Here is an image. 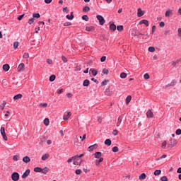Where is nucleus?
Returning <instances> with one entry per match:
<instances>
[{
  "label": "nucleus",
  "mask_w": 181,
  "mask_h": 181,
  "mask_svg": "<svg viewBox=\"0 0 181 181\" xmlns=\"http://www.w3.org/2000/svg\"><path fill=\"white\" fill-rule=\"evenodd\" d=\"M49 159V154H45L42 156V160H47Z\"/></svg>",
  "instance_id": "35"
},
{
  "label": "nucleus",
  "mask_w": 181,
  "mask_h": 181,
  "mask_svg": "<svg viewBox=\"0 0 181 181\" xmlns=\"http://www.w3.org/2000/svg\"><path fill=\"white\" fill-rule=\"evenodd\" d=\"M81 169H78V170H76L75 171V173L76 175H81Z\"/></svg>",
  "instance_id": "50"
},
{
  "label": "nucleus",
  "mask_w": 181,
  "mask_h": 181,
  "mask_svg": "<svg viewBox=\"0 0 181 181\" xmlns=\"http://www.w3.org/2000/svg\"><path fill=\"white\" fill-rule=\"evenodd\" d=\"M103 160H104V158H99V160H97L95 161V165H96L97 166H98V165H99L100 163H101V162H103Z\"/></svg>",
  "instance_id": "33"
},
{
  "label": "nucleus",
  "mask_w": 181,
  "mask_h": 181,
  "mask_svg": "<svg viewBox=\"0 0 181 181\" xmlns=\"http://www.w3.org/2000/svg\"><path fill=\"white\" fill-rule=\"evenodd\" d=\"M97 148H98V144H93V145H92V146H90L88 147V151H89V152H93V151L94 149H97Z\"/></svg>",
  "instance_id": "7"
},
{
  "label": "nucleus",
  "mask_w": 181,
  "mask_h": 181,
  "mask_svg": "<svg viewBox=\"0 0 181 181\" xmlns=\"http://www.w3.org/2000/svg\"><path fill=\"white\" fill-rule=\"evenodd\" d=\"M98 21H99L100 25H103L104 23H105V20L104 19V17L101 15H98L96 16Z\"/></svg>",
  "instance_id": "2"
},
{
  "label": "nucleus",
  "mask_w": 181,
  "mask_h": 181,
  "mask_svg": "<svg viewBox=\"0 0 181 181\" xmlns=\"http://www.w3.org/2000/svg\"><path fill=\"white\" fill-rule=\"evenodd\" d=\"M175 84H176V80L174 79L171 81L170 83H168V85H166L165 87H173V86H175Z\"/></svg>",
  "instance_id": "24"
},
{
  "label": "nucleus",
  "mask_w": 181,
  "mask_h": 181,
  "mask_svg": "<svg viewBox=\"0 0 181 181\" xmlns=\"http://www.w3.org/2000/svg\"><path fill=\"white\" fill-rule=\"evenodd\" d=\"M62 60L64 63H67V58L64 56L62 57Z\"/></svg>",
  "instance_id": "48"
},
{
  "label": "nucleus",
  "mask_w": 181,
  "mask_h": 181,
  "mask_svg": "<svg viewBox=\"0 0 181 181\" xmlns=\"http://www.w3.org/2000/svg\"><path fill=\"white\" fill-rule=\"evenodd\" d=\"M23 162H25V163H29V162H30V158H29L28 156L23 157Z\"/></svg>",
  "instance_id": "15"
},
{
  "label": "nucleus",
  "mask_w": 181,
  "mask_h": 181,
  "mask_svg": "<svg viewBox=\"0 0 181 181\" xmlns=\"http://www.w3.org/2000/svg\"><path fill=\"white\" fill-rule=\"evenodd\" d=\"M44 124L47 127V125H49V124H50V121L49 120L48 118H46L44 119Z\"/></svg>",
  "instance_id": "37"
},
{
  "label": "nucleus",
  "mask_w": 181,
  "mask_h": 181,
  "mask_svg": "<svg viewBox=\"0 0 181 181\" xmlns=\"http://www.w3.org/2000/svg\"><path fill=\"white\" fill-rule=\"evenodd\" d=\"M13 160H19V156H18V155H16V156H14L13 157Z\"/></svg>",
  "instance_id": "52"
},
{
  "label": "nucleus",
  "mask_w": 181,
  "mask_h": 181,
  "mask_svg": "<svg viewBox=\"0 0 181 181\" xmlns=\"http://www.w3.org/2000/svg\"><path fill=\"white\" fill-rule=\"evenodd\" d=\"M140 25H146V26H149V22L147 20H141L139 22Z\"/></svg>",
  "instance_id": "14"
},
{
  "label": "nucleus",
  "mask_w": 181,
  "mask_h": 181,
  "mask_svg": "<svg viewBox=\"0 0 181 181\" xmlns=\"http://www.w3.org/2000/svg\"><path fill=\"white\" fill-rule=\"evenodd\" d=\"M116 28H117V30L119 32H122V30H124V26L123 25H117Z\"/></svg>",
  "instance_id": "34"
},
{
  "label": "nucleus",
  "mask_w": 181,
  "mask_h": 181,
  "mask_svg": "<svg viewBox=\"0 0 181 181\" xmlns=\"http://www.w3.org/2000/svg\"><path fill=\"white\" fill-rule=\"evenodd\" d=\"M160 173H162V171L160 170H156L154 171V175L155 176H159V175H160Z\"/></svg>",
  "instance_id": "31"
},
{
  "label": "nucleus",
  "mask_w": 181,
  "mask_h": 181,
  "mask_svg": "<svg viewBox=\"0 0 181 181\" xmlns=\"http://www.w3.org/2000/svg\"><path fill=\"white\" fill-rule=\"evenodd\" d=\"M160 180H161V181H168V177H166V176H163V177L160 178Z\"/></svg>",
  "instance_id": "55"
},
{
  "label": "nucleus",
  "mask_w": 181,
  "mask_h": 181,
  "mask_svg": "<svg viewBox=\"0 0 181 181\" xmlns=\"http://www.w3.org/2000/svg\"><path fill=\"white\" fill-rule=\"evenodd\" d=\"M66 18L69 21H73V19H74V15L73 14V12L71 13V15H66Z\"/></svg>",
  "instance_id": "17"
},
{
  "label": "nucleus",
  "mask_w": 181,
  "mask_h": 181,
  "mask_svg": "<svg viewBox=\"0 0 181 181\" xmlns=\"http://www.w3.org/2000/svg\"><path fill=\"white\" fill-rule=\"evenodd\" d=\"M109 72H110V71L105 68L103 69V71H102V73H103L104 74H108Z\"/></svg>",
  "instance_id": "45"
},
{
  "label": "nucleus",
  "mask_w": 181,
  "mask_h": 181,
  "mask_svg": "<svg viewBox=\"0 0 181 181\" xmlns=\"http://www.w3.org/2000/svg\"><path fill=\"white\" fill-rule=\"evenodd\" d=\"M23 57V59H29V53L28 52L24 53Z\"/></svg>",
  "instance_id": "43"
},
{
  "label": "nucleus",
  "mask_w": 181,
  "mask_h": 181,
  "mask_svg": "<svg viewBox=\"0 0 181 181\" xmlns=\"http://www.w3.org/2000/svg\"><path fill=\"white\" fill-rule=\"evenodd\" d=\"M131 100H132V97L131 95H128L126 98V104L128 105L129 103H131Z\"/></svg>",
  "instance_id": "27"
},
{
  "label": "nucleus",
  "mask_w": 181,
  "mask_h": 181,
  "mask_svg": "<svg viewBox=\"0 0 181 181\" xmlns=\"http://www.w3.org/2000/svg\"><path fill=\"white\" fill-rule=\"evenodd\" d=\"M86 30L87 32H94V30H95V28L94 26H87L86 27Z\"/></svg>",
  "instance_id": "12"
},
{
  "label": "nucleus",
  "mask_w": 181,
  "mask_h": 181,
  "mask_svg": "<svg viewBox=\"0 0 181 181\" xmlns=\"http://www.w3.org/2000/svg\"><path fill=\"white\" fill-rule=\"evenodd\" d=\"M127 73H125V72H122L120 74L121 78H127Z\"/></svg>",
  "instance_id": "39"
},
{
  "label": "nucleus",
  "mask_w": 181,
  "mask_h": 181,
  "mask_svg": "<svg viewBox=\"0 0 181 181\" xmlns=\"http://www.w3.org/2000/svg\"><path fill=\"white\" fill-rule=\"evenodd\" d=\"M83 87H88V86H90V81L88 79H86L83 81Z\"/></svg>",
  "instance_id": "21"
},
{
  "label": "nucleus",
  "mask_w": 181,
  "mask_h": 181,
  "mask_svg": "<svg viewBox=\"0 0 181 181\" xmlns=\"http://www.w3.org/2000/svg\"><path fill=\"white\" fill-rule=\"evenodd\" d=\"M101 156H103V153H101V152H100V151H97L94 153V157L96 159H100L101 158Z\"/></svg>",
  "instance_id": "11"
},
{
  "label": "nucleus",
  "mask_w": 181,
  "mask_h": 181,
  "mask_svg": "<svg viewBox=\"0 0 181 181\" xmlns=\"http://www.w3.org/2000/svg\"><path fill=\"white\" fill-rule=\"evenodd\" d=\"M33 22H35V18H33L28 20L29 25H32V23H33Z\"/></svg>",
  "instance_id": "49"
},
{
  "label": "nucleus",
  "mask_w": 181,
  "mask_h": 181,
  "mask_svg": "<svg viewBox=\"0 0 181 181\" xmlns=\"http://www.w3.org/2000/svg\"><path fill=\"white\" fill-rule=\"evenodd\" d=\"M5 105H6V103H3L2 105L0 106V108H1V110H4V108H5Z\"/></svg>",
  "instance_id": "62"
},
{
  "label": "nucleus",
  "mask_w": 181,
  "mask_h": 181,
  "mask_svg": "<svg viewBox=\"0 0 181 181\" xmlns=\"http://www.w3.org/2000/svg\"><path fill=\"white\" fill-rule=\"evenodd\" d=\"M42 171H43V169L40 167H36L34 168V172H36L37 173H42Z\"/></svg>",
  "instance_id": "16"
},
{
  "label": "nucleus",
  "mask_w": 181,
  "mask_h": 181,
  "mask_svg": "<svg viewBox=\"0 0 181 181\" xmlns=\"http://www.w3.org/2000/svg\"><path fill=\"white\" fill-rule=\"evenodd\" d=\"M47 63L48 64H53V61L52 59H47Z\"/></svg>",
  "instance_id": "58"
},
{
  "label": "nucleus",
  "mask_w": 181,
  "mask_h": 181,
  "mask_svg": "<svg viewBox=\"0 0 181 181\" xmlns=\"http://www.w3.org/2000/svg\"><path fill=\"white\" fill-rule=\"evenodd\" d=\"M148 52H151V53H153V52H155V47H148Z\"/></svg>",
  "instance_id": "46"
},
{
  "label": "nucleus",
  "mask_w": 181,
  "mask_h": 181,
  "mask_svg": "<svg viewBox=\"0 0 181 181\" xmlns=\"http://www.w3.org/2000/svg\"><path fill=\"white\" fill-rule=\"evenodd\" d=\"M140 180H145L146 179V174L145 173H141L139 177Z\"/></svg>",
  "instance_id": "23"
},
{
  "label": "nucleus",
  "mask_w": 181,
  "mask_h": 181,
  "mask_svg": "<svg viewBox=\"0 0 181 181\" xmlns=\"http://www.w3.org/2000/svg\"><path fill=\"white\" fill-rule=\"evenodd\" d=\"M30 174V170L28 169L22 175V179H26Z\"/></svg>",
  "instance_id": "6"
},
{
  "label": "nucleus",
  "mask_w": 181,
  "mask_h": 181,
  "mask_svg": "<svg viewBox=\"0 0 181 181\" xmlns=\"http://www.w3.org/2000/svg\"><path fill=\"white\" fill-rule=\"evenodd\" d=\"M177 145V140L176 139H170V141L168 142V148H172L173 146H176Z\"/></svg>",
  "instance_id": "1"
},
{
  "label": "nucleus",
  "mask_w": 181,
  "mask_h": 181,
  "mask_svg": "<svg viewBox=\"0 0 181 181\" xmlns=\"http://www.w3.org/2000/svg\"><path fill=\"white\" fill-rule=\"evenodd\" d=\"M121 122H122V117L119 116L116 124L117 127H119V125H121Z\"/></svg>",
  "instance_id": "25"
},
{
  "label": "nucleus",
  "mask_w": 181,
  "mask_h": 181,
  "mask_svg": "<svg viewBox=\"0 0 181 181\" xmlns=\"http://www.w3.org/2000/svg\"><path fill=\"white\" fill-rule=\"evenodd\" d=\"M118 147L117 146H115V147H113L112 148V152H118Z\"/></svg>",
  "instance_id": "51"
},
{
  "label": "nucleus",
  "mask_w": 181,
  "mask_h": 181,
  "mask_svg": "<svg viewBox=\"0 0 181 181\" xmlns=\"http://www.w3.org/2000/svg\"><path fill=\"white\" fill-rule=\"evenodd\" d=\"M107 83H108V80L105 79L102 83H101V86L103 87H104V86H107Z\"/></svg>",
  "instance_id": "42"
},
{
  "label": "nucleus",
  "mask_w": 181,
  "mask_h": 181,
  "mask_svg": "<svg viewBox=\"0 0 181 181\" xmlns=\"http://www.w3.org/2000/svg\"><path fill=\"white\" fill-rule=\"evenodd\" d=\"M105 94V95H112V91L110 90V89H106Z\"/></svg>",
  "instance_id": "28"
},
{
  "label": "nucleus",
  "mask_w": 181,
  "mask_h": 181,
  "mask_svg": "<svg viewBox=\"0 0 181 181\" xmlns=\"http://www.w3.org/2000/svg\"><path fill=\"white\" fill-rule=\"evenodd\" d=\"M0 132L4 141H8V136H6V133H5V127H1Z\"/></svg>",
  "instance_id": "3"
},
{
  "label": "nucleus",
  "mask_w": 181,
  "mask_h": 181,
  "mask_svg": "<svg viewBox=\"0 0 181 181\" xmlns=\"http://www.w3.org/2000/svg\"><path fill=\"white\" fill-rule=\"evenodd\" d=\"M176 135H181V129H178L175 131Z\"/></svg>",
  "instance_id": "53"
},
{
  "label": "nucleus",
  "mask_w": 181,
  "mask_h": 181,
  "mask_svg": "<svg viewBox=\"0 0 181 181\" xmlns=\"http://www.w3.org/2000/svg\"><path fill=\"white\" fill-rule=\"evenodd\" d=\"M11 179L13 181L19 180V173L15 172L11 175Z\"/></svg>",
  "instance_id": "4"
},
{
  "label": "nucleus",
  "mask_w": 181,
  "mask_h": 181,
  "mask_svg": "<svg viewBox=\"0 0 181 181\" xmlns=\"http://www.w3.org/2000/svg\"><path fill=\"white\" fill-rule=\"evenodd\" d=\"M105 144H106L107 146H111V139H107L105 141Z\"/></svg>",
  "instance_id": "29"
},
{
  "label": "nucleus",
  "mask_w": 181,
  "mask_h": 181,
  "mask_svg": "<svg viewBox=\"0 0 181 181\" xmlns=\"http://www.w3.org/2000/svg\"><path fill=\"white\" fill-rule=\"evenodd\" d=\"M82 19H83V21H86V22H88V19H89L88 16H87V15L83 16Z\"/></svg>",
  "instance_id": "40"
},
{
  "label": "nucleus",
  "mask_w": 181,
  "mask_h": 181,
  "mask_svg": "<svg viewBox=\"0 0 181 181\" xmlns=\"http://www.w3.org/2000/svg\"><path fill=\"white\" fill-rule=\"evenodd\" d=\"M64 26H71V22H66L64 23Z\"/></svg>",
  "instance_id": "56"
},
{
  "label": "nucleus",
  "mask_w": 181,
  "mask_h": 181,
  "mask_svg": "<svg viewBox=\"0 0 181 181\" xmlns=\"http://www.w3.org/2000/svg\"><path fill=\"white\" fill-rule=\"evenodd\" d=\"M110 30H111V32H115V30H117V25H115V24H114L112 22H110Z\"/></svg>",
  "instance_id": "5"
},
{
  "label": "nucleus",
  "mask_w": 181,
  "mask_h": 181,
  "mask_svg": "<svg viewBox=\"0 0 181 181\" xmlns=\"http://www.w3.org/2000/svg\"><path fill=\"white\" fill-rule=\"evenodd\" d=\"M132 35L134 36H141V35H142L144 34L139 33V31H138V30H134V33H132Z\"/></svg>",
  "instance_id": "18"
},
{
  "label": "nucleus",
  "mask_w": 181,
  "mask_h": 181,
  "mask_svg": "<svg viewBox=\"0 0 181 181\" xmlns=\"http://www.w3.org/2000/svg\"><path fill=\"white\" fill-rule=\"evenodd\" d=\"M70 117H71V112H68L66 115H64L63 117L64 121H67Z\"/></svg>",
  "instance_id": "9"
},
{
  "label": "nucleus",
  "mask_w": 181,
  "mask_h": 181,
  "mask_svg": "<svg viewBox=\"0 0 181 181\" xmlns=\"http://www.w3.org/2000/svg\"><path fill=\"white\" fill-rule=\"evenodd\" d=\"M83 12H85V13L90 12V8L88 6L83 7Z\"/></svg>",
  "instance_id": "36"
},
{
  "label": "nucleus",
  "mask_w": 181,
  "mask_h": 181,
  "mask_svg": "<svg viewBox=\"0 0 181 181\" xmlns=\"http://www.w3.org/2000/svg\"><path fill=\"white\" fill-rule=\"evenodd\" d=\"M22 97H23V95H22V94L19 93V94L14 95L13 100H21V98H22Z\"/></svg>",
  "instance_id": "19"
},
{
  "label": "nucleus",
  "mask_w": 181,
  "mask_h": 181,
  "mask_svg": "<svg viewBox=\"0 0 181 181\" xmlns=\"http://www.w3.org/2000/svg\"><path fill=\"white\" fill-rule=\"evenodd\" d=\"M19 46V42L18 41H16L14 43H13V49H18V47Z\"/></svg>",
  "instance_id": "41"
},
{
  "label": "nucleus",
  "mask_w": 181,
  "mask_h": 181,
  "mask_svg": "<svg viewBox=\"0 0 181 181\" xmlns=\"http://www.w3.org/2000/svg\"><path fill=\"white\" fill-rule=\"evenodd\" d=\"M144 78H145V80H148V78H149V74H145L144 75Z\"/></svg>",
  "instance_id": "57"
},
{
  "label": "nucleus",
  "mask_w": 181,
  "mask_h": 181,
  "mask_svg": "<svg viewBox=\"0 0 181 181\" xmlns=\"http://www.w3.org/2000/svg\"><path fill=\"white\" fill-rule=\"evenodd\" d=\"M90 71H91V74H93V76H97V74H98V71L94 69H90Z\"/></svg>",
  "instance_id": "26"
},
{
  "label": "nucleus",
  "mask_w": 181,
  "mask_h": 181,
  "mask_svg": "<svg viewBox=\"0 0 181 181\" xmlns=\"http://www.w3.org/2000/svg\"><path fill=\"white\" fill-rule=\"evenodd\" d=\"M137 16L139 18H141V16H144V11H142V9L138 8Z\"/></svg>",
  "instance_id": "20"
},
{
  "label": "nucleus",
  "mask_w": 181,
  "mask_h": 181,
  "mask_svg": "<svg viewBox=\"0 0 181 181\" xmlns=\"http://www.w3.org/2000/svg\"><path fill=\"white\" fill-rule=\"evenodd\" d=\"M156 29V25H153L152 26V31H151L152 35H153V33H155Z\"/></svg>",
  "instance_id": "60"
},
{
  "label": "nucleus",
  "mask_w": 181,
  "mask_h": 181,
  "mask_svg": "<svg viewBox=\"0 0 181 181\" xmlns=\"http://www.w3.org/2000/svg\"><path fill=\"white\" fill-rule=\"evenodd\" d=\"M56 80V75H51L49 76V81H54Z\"/></svg>",
  "instance_id": "38"
},
{
  "label": "nucleus",
  "mask_w": 181,
  "mask_h": 181,
  "mask_svg": "<svg viewBox=\"0 0 181 181\" xmlns=\"http://www.w3.org/2000/svg\"><path fill=\"white\" fill-rule=\"evenodd\" d=\"M147 118H153V112H152V110H148L146 112Z\"/></svg>",
  "instance_id": "10"
},
{
  "label": "nucleus",
  "mask_w": 181,
  "mask_h": 181,
  "mask_svg": "<svg viewBox=\"0 0 181 181\" xmlns=\"http://www.w3.org/2000/svg\"><path fill=\"white\" fill-rule=\"evenodd\" d=\"M23 16H25V14H22L18 17V21H22L23 19Z\"/></svg>",
  "instance_id": "59"
},
{
  "label": "nucleus",
  "mask_w": 181,
  "mask_h": 181,
  "mask_svg": "<svg viewBox=\"0 0 181 181\" xmlns=\"http://www.w3.org/2000/svg\"><path fill=\"white\" fill-rule=\"evenodd\" d=\"M18 71H23L25 70V64L21 63L19 64L18 67L17 68Z\"/></svg>",
  "instance_id": "8"
},
{
  "label": "nucleus",
  "mask_w": 181,
  "mask_h": 181,
  "mask_svg": "<svg viewBox=\"0 0 181 181\" xmlns=\"http://www.w3.org/2000/svg\"><path fill=\"white\" fill-rule=\"evenodd\" d=\"M49 170H50V169H49V168L47 167H45L42 169V171H41V173H43L44 175H47Z\"/></svg>",
  "instance_id": "22"
},
{
  "label": "nucleus",
  "mask_w": 181,
  "mask_h": 181,
  "mask_svg": "<svg viewBox=\"0 0 181 181\" xmlns=\"http://www.w3.org/2000/svg\"><path fill=\"white\" fill-rule=\"evenodd\" d=\"M81 162H83V160H81V161H80L79 163H78V162H77V161H74V165H81Z\"/></svg>",
  "instance_id": "61"
},
{
  "label": "nucleus",
  "mask_w": 181,
  "mask_h": 181,
  "mask_svg": "<svg viewBox=\"0 0 181 181\" xmlns=\"http://www.w3.org/2000/svg\"><path fill=\"white\" fill-rule=\"evenodd\" d=\"M33 19H35V18H36L37 19H39V18H40V14L39 13H34L33 14Z\"/></svg>",
  "instance_id": "30"
},
{
  "label": "nucleus",
  "mask_w": 181,
  "mask_h": 181,
  "mask_svg": "<svg viewBox=\"0 0 181 181\" xmlns=\"http://www.w3.org/2000/svg\"><path fill=\"white\" fill-rule=\"evenodd\" d=\"M166 156H168L166 154H163L160 158L156 159V160H160V159H164V158H166Z\"/></svg>",
  "instance_id": "44"
},
{
  "label": "nucleus",
  "mask_w": 181,
  "mask_h": 181,
  "mask_svg": "<svg viewBox=\"0 0 181 181\" xmlns=\"http://www.w3.org/2000/svg\"><path fill=\"white\" fill-rule=\"evenodd\" d=\"M166 145H168V143L166 142V141H164V142H163V144H162V148H163V149H165V148H166Z\"/></svg>",
  "instance_id": "54"
},
{
  "label": "nucleus",
  "mask_w": 181,
  "mask_h": 181,
  "mask_svg": "<svg viewBox=\"0 0 181 181\" xmlns=\"http://www.w3.org/2000/svg\"><path fill=\"white\" fill-rule=\"evenodd\" d=\"M105 60H107V57H105V56H103L100 58L101 63H104V62H105Z\"/></svg>",
  "instance_id": "47"
},
{
  "label": "nucleus",
  "mask_w": 181,
  "mask_h": 181,
  "mask_svg": "<svg viewBox=\"0 0 181 181\" xmlns=\"http://www.w3.org/2000/svg\"><path fill=\"white\" fill-rule=\"evenodd\" d=\"M178 36L181 37V28H178Z\"/></svg>",
  "instance_id": "64"
},
{
  "label": "nucleus",
  "mask_w": 181,
  "mask_h": 181,
  "mask_svg": "<svg viewBox=\"0 0 181 181\" xmlns=\"http://www.w3.org/2000/svg\"><path fill=\"white\" fill-rule=\"evenodd\" d=\"M165 18H169L170 15H172V10H168L165 12Z\"/></svg>",
  "instance_id": "32"
},
{
  "label": "nucleus",
  "mask_w": 181,
  "mask_h": 181,
  "mask_svg": "<svg viewBox=\"0 0 181 181\" xmlns=\"http://www.w3.org/2000/svg\"><path fill=\"white\" fill-rule=\"evenodd\" d=\"M91 81H94V83H96V84H98V83H100L97 79H95L94 78H91Z\"/></svg>",
  "instance_id": "63"
},
{
  "label": "nucleus",
  "mask_w": 181,
  "mask_h": 181,
  "mask_svg": "<svg viewBox=\"0 0 181 181\" xmlns=\"http://www.w3.org/2000/svg\"><path fill=\"white\" fill-rule=\"evenodd\" d=\"M9 69H11V66H9V64H5L4 65H3V70L4 71H9Z\"/></svg>",
  "instance_id": "13"
}]
</instances>
